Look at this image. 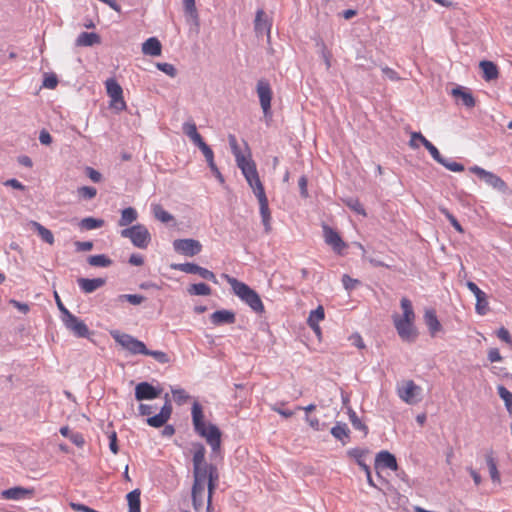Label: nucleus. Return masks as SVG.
I'll return each instance as SVG.
<instances>
[{"label": "nucleus", "instance_id": "obj_1", "mask_svg": "<svg viewBox=\"0 0 512 512\" xmlns=\"http://www.w3.org/2000/svg\"><path fill=\"white\" fill-rule=\"evenodd\" d=\"M212 478H219L218 469L213 464L193 467V484L191 488L192 506L196 512H201L205 499V484Z\"/></svg>", "mask_w": 512, "mask_h": 512}, {"label": "nucleus", "instance_id": "obj_2", "mask_svg": "<svg viewBox=\"0 0 512 512\" xmlns=\"http://www.w3.org/2000/svg\"><path fill=\"white\" fill-rule=\"evenodd\" d=\"M400 306L403 311L402 315H393V324L398 333V336L403 342L413 343L418 337V330L415 326V312L412 302L403 297L400 301Z\"/></svg>", "mask_w": 512, "mask_h": 512}, {"label": "nucleus", "instance_id": "obj_3", "mask_svg": "<svg viewBox=\"0 0 512 512\" xmlns=\"http://www.w3.org/2000/svg\"><path fill=\"white\" fill-rule=\"evenodd\" d=\"M191 417L194 431L205 438L214 453L218 452L221 447V431L216 425L204 421L203 407L197 401L192 405Z\"/></svg>", "mask_w": 512, "mask_h": 512}, {"label": "nucleus", "instance_id": "obj_4", "mask_svg": "<svg viewBox=\"0 0 512 512\" xmlns=\"http://www.w3.org/2000/svg\"><path fill=\"white\" fill-rule=\"evenodd\" d=\"M226 281L232 288L233 293L245 304H247L255 313L264 312V304L259 294L250 288L246 283L237 280L229 275H224Z\"/></svg>", "mask_w": 512, "mask_h": 512}, {"label": "nucleus", "instance_id": "obj_5", "mask_svg": "<svg viewBox=\"0 0 512 512\" xmlns=\"http://www.w3.org/2000/svg\"><path fill=\"white\" fill-rule=\"evenodd\" d=\"M121 237L128 238L139 249H146L151 242L149 230L142 224H136L125 228L120 232Z\"/></svg>", "mask_w": 512, "mask_h": 512}, {"label": "nucleus", "instance_id": "obj_6", "mask_svg": "<svg viewBox=\"0 0 512 512\" xmlns=\"http://www.w3.org/2000/svg\"><path fill=\"white\" fill-rule=\"evenodd\" d=\"M111 336L123 349L132 355H145L147 347L144 342L138 340L130 334L122 333L118 330L111 331Z\"/></svg>", "mask_w": 512, "mask_h": 512}, {"label": "nucleus", "instance_id": "obj_7", "mask_svg": "<svg viewBox=\"0 0 512 512\" xmlns=\"http://www.w3.org/2000/svg\"><path fill=\"white\" fill-rule=\"evenodd\" d=\"M237 166L241 169L242 174L244 175L246 181L249 186L252 188L253 192H264V187L262 182L260 181L256 164L249 156L241 157L239 161L236 162Z\"/></svg>", "mask_w": 512, "mask_h": 512}, {"label": "nucleus", "instance_id": "obj_8", "mask_svg": "<svg viewBox=\"0 0 512 512\" xmlns=\"http://www.w3.org/2000/svg\"><path fill=\"white\" fill-rule=\"evenodd\" d=\"M237 166L241 169L242 174L244 175L246 181L249 186L252 188L253 192H264V187L262 182L260 181L256 164L249 156L241 157L239 161L236 162Z\"/></svg>", "mask_w": 512, "mask_h": 512}, {"label": "nucleus", "instance_id": "obj_9", "mask_svg": "<svg viewBox=\"0 0 512 512\" xmlns=\"http://www.w3.org/2000/svg\"><path fill=\"white\" fill-rule=\"evenodd\" d=\"M61 321L65 328L78 338H89L90 330L88 326L71 312L66 316H61Z\"/></svg>", "mask_w": 512, "mask_h": 512}, {"label": "nucleus", "instance_id": "obj_10", "mask_svg": "<svg viewBox=\"0 0 512 512\" xmlns=\"http://www.w3.org/2000/svg\"><path fill=\"white\" fill-rule=\"evenodd\" d=\"M470 172L492 189L503 191L507 188L506 183L499 176L479 166L470 167Z\"/></svg>", "mask_w": 512, "mask_h": 512}, {"label": "nucleus", "instance_id": "obj_11", "mask_svg": "<svg viewBox=\"0 0 512 512\" xmlns=\"http://www.w3.org/2000/svg\"><path fill=\"white\" fill-rule=\"evenodd\" d=\"M171 268L188 274H198L201 278L217 283L215 274L207 268L201 267L195 263H177L171 264Z\"/></svg>", "mask_w": 512, "mask_h": 512}, {"label": "nucleus", "instance_id": "obj_12", "mask_svg": "<svg viewBox=\"0 0 512 512\" xmlns=\"http://www.w3.org/2000/svg\"><path fill=\"white\" fill-rule=\"evenodd\" d=\"M399 398L407 404H416L420 401L421 388L412 380L403 382L397 388Z\"/></svg>", "mask_w": 512, "mask_h": 512}, {"label": "nucleus", "instance_id": "obj_13", "mask_svg": "<svg viewBox=\"0 0 512 512\" xmlns=\"http://www.w3.org/2000/svg\"><path fill=\"white\" fill-rule=\"evenodd\" d=\"M173 248L179 254L193 257L201 252L202 245L195 239H176L173 242Z\"/></svg>", "mask_w": 512, "mask_h": 512}, {"label": "nucleus", "instance_id": "obj_14", "mask_svg": "<svg viewBox=\"0 0 512 512\" xmlns=\"http://www.w3.org/2000/svg\"><path fill=\"white\" fill-rule=\"evenodd\" d=\"M257 94L264 115L271 114L272 90L268 81L261 79L257 82Z\"/></svg>", "mask_w": 512, "mask_h": 512}, {"label": "nucleus", "instance_id": "obj_15", "mask_svg": "<svg viewBox=\"0 0 512 512\" xmlns=\"http://www.w3.org/2000/svg\"><path fill=\"white\" fill-rule=\"evenodd\" d=\"M467 288L473 293L476 298L475 311L477 314L483 316L489 311L488 298L485 292H483L474 282L467 281Z\"/></svg>", "mask_w": 512, "mask_h": 512}, {"label": "nucleus", "instance_id": "obj_16", "mask_svg": "<svg viewBox=\"0 0 512 512\" xmlns=\"http://www.w3.org/2000/svg\"><path fill=\"white\" fill-rule=\"evenodd\" d=\"M322 229L325 243L331 246L336 253L341 254L346 244L339 233L326 224L322 226Z\"/></svg>", "mask_w": 512, "mask_h": 512}, {"label": "nucleus", "instance_id": "obj_17", "mask_svg": "<svg viewBox=\"0 0 512 512\" xmlns=\"http://www.w3.org/2000/svg\"><path fill=\"white\" fill-rule=\"evenodd\" d=\"M160 394L161 389L158 387H154L152 384L148 382H140L135 387V398L138 401L153 400L159 397Z\"/></svg>", "mask_w": 512, "mask_h": 512}, {"label": "nucleus", "instance_id": "obj_18", "mask_svg": "<svg viewBox=\"0 0 512 512\" xmlns=\"http://www.w3.org/2000/svg\"><path fill=\"white\" fill-rule=\"evenodd\" d=\"M415 138H419V141L422 145L429 151L430 155L436 162H443V156L439 152V150L429 141L427 140L420 132H412L411 139L409 141V146L413 149H417L419 145L415 143Z\"/></svg>", "mask_w": 512, "mask_h": 512}, {"label": "nucleus", "instance_id": "obj_19", "mask_svg": "<svg viewBox=\"0 0 512 512\" xmlns=\"http://www.w3.org/2000/svg\"><path fill=\"white\" fill-rule=\"evenodd\" d=\"M166 398H168V394H166ZM172 414V406L168 399H166L165 404L162 406L160 412L154 416H151L147 419V424L154 428H160L166 424V422L170 419Z\"/></svg>", "mask_w": 512, "mask_h": 512}, {"label": "nucleus", "instance_id": "obj_20", "mask_svg": "<svg viewBox=\"0 0 512 512\" xmlns=\"http://www.w3.org/2000/svg\"><path fill=\"white\" fill-rule=\"evenodd\" d=\"M375 468L376 469H390L396 471L398 469V464L396 457L391 454L389 451L382 450L377 453L375 457Z\"/></svg>", "mask_w": 512, "mask_h": 512}, {"label": "nucleus", "instance_id": "obj_21", "mask_svg": "<svg viewBox=\"0 0 512 512\" xmlns=\"http://www.w3.org/2000/svg\"><path fill=\"white\" fill-rule=\"evenodd\" d=\"M259 203V212L264 226L265 232L268 233L271 230V213L269 209V202L266 194H256Z\"/></svg>", "mask_w": 512, "mask_h": 512}, {"label": "nucleus", "instance_id": "obj_22", "mask_svg": "<svg viewBox=\"0 0 512 512\" xmlns=\"http://www.w3.org/2000/svg\"><path fill=\"white\" fill-rule=\"evenodd\" d=\"M424 322L428 328L429 334L435 337L438 332L442 331V325L438 320L434 309H426L424 313Z\"/></svg>", "mask_w": 512, "mask_h": 512}, {"label": "nucleus", "instance_id": "obj_23", "mask_svg": "<svg viewBox=\"0 0 512 512\" xmlns=\"http://www.w3.org/2000/svg\"><path fill=\"white\" fill-rule=\"evenodd\" d=\"M106 283V280L104 278H78L77 284L79 288L82 290V292L86 294L93 293L97 289L104 286Z\"/></svg>", "mask_w": 512, "mask_h": 512}, {"label": "nucleus", "instance_id": "obj_24", "mask_svg": "<svg viewBox=\"0 0 512 512\" xmlns=\"http://www.w3.org/2000/svg\"><path fill=\"white\" fill-rule=\"evenodd\" d=\"M325 317L324 308L320 305L309 313L307 323L313 332L319 337L321 335V328L319 322Z\"/></svg>", "mask_w": 512, "mask_h": 512}, {"label": "nucleus", "instance_id": "obj_25", "mask_svg": "<svg viewBox=\"0 0 512 512\" xmlns=\"http://www.w3.org/2000/svg\"><path fill=\"white\" fill-rule=\"evenodd\" d=\"M210 320L214 325L233 324L236 320L235 313L230 310H217L210 316Z\"/></svg>", "mask_w": 512, "mask_h": 512}, {"label": "nucleus", "instance_id": "obj_26", "mask_svg": "<svg viewBox=\"0 0 512 512\" xmlns=\"http://www.w3.org/2000/svg\"><path fill=\"white\" fill-rule=\"evenodd\" d=\"M254 28L257 35L267 33L270 34L271 24L263 9H259L256 12L254 20Z\"/></svg>", "mask_w": 512, "mask_h": 512}, {"label": "nucleus", "instance_id": "obj_27", "mask_svg": "<svg viewBox=\"0 0 512 512\" xmlns=\"http://www.w3.org/2000/svg\"><path fill=\"white\" fill-rule=\"evenodd\" d=\"M452 96L456 99H461L462 104L467 108H473L475 106V98L472 93L461 86H457L451 91Z\"/></svg>", "mask_w": 512, "mask_h": 512}, {"label": "nucleus", "instance_id": "obj_28", "mask_svg": "<svg viewBox=\"0 0 512 512\" xmlns=\"http://www.w3.org/2000/svg\"><path fill=\"white\" fill-rule=\"evenodd\" d=\"M100 43V35L94 32H82L76 39V46L91 47Z\"/></svg>", "mask_w": 512, "mask_h": 512}, {"label": "nucleus", "instance_id": "obj_29", "mask_svg": "<svg viewBox=\"0 0 512 512\" xmlns=\"http://www.w3.org/2000/svg\"><path fill=\"white\" fill-rule=\"evenodd\" d=\"M161 51H162L161 43L155 37H151V38L147 39L142 44V52L145 55L159 56L161 54Z\"/></svg>", "mask_w": 512, "mask_h": 512}, {"label": "nucleus", "instance_id": "obj_30", "mask_svg": "<svg viewBox=\"0 0 512 512\" xmlns=\"http://www.w3.org/2000/svg\"><path fill=\"white\" fill-rule=\"evenodd\" d=\"M479 65L483 72V78L486 81H492L498 78L499 71L496 64L488 60H483Z\"/></svg>", "mask_w": 512, "mask_h": 512}, {"label": "nucleus", "instance_id": "obj_31", "mask_svg": "<svg viewBox=\"0 0 512 512\" xmlns=\"http://www.w3.org/2000/svg\"><path fill=\"white\" fill-rule=\"evenodd\" d=\"M183 133L190 138V140L199 146L204 142L202 136L198 133L196 124L194 122H185L182 127Z\"/></svg>", "mask_w": 512, "mask_h": 512}, {"label": "nucleus", "instance_id": "obj_32", "mask_svg": "<svg viewBox=\"0 0 512 512\" xmlns=\"http://www.w3.org/2000/svg\"><path fill=\"white\" fill-rule=\"evenodd\" d=\"M342 201L355 213L366 216L365 209L355 194H346V196L342 198Z\"/></svg>", "mask_w": 512, "mask_h": 512}, {"label": "nucleus", "instance_id": "obj_33", "mask_svg": "<svg viewBox=\"0 0 512 512\" xmlns=\"http://www.w3.org/2000/svg\"><path fill=\"white\" fill-rule=\"evenodd\" d=\"M331 434L334 438L341 441L343 444H346L349 438V429L347 424L337 422L336 425L331 428Z\"/></svg>", "mask_w": 512, "mask_h": 512}, {"label": "nucleus", "instance_id": "obj_34", "mask_svg": "<svg viewBox=\"0 0 512 512\" xmlns=\"http://www.w3.org/2000/svg\"><path fill=\"white\" fill-rule=\"evenodd\" d=\"M140 495L141 492L139 489H134L126 495V499L128 501L129 506V512H141Z\"/></svg>", "mask_w": 512, "mask_h": 512}, {"label": "nucleus", "instance_id": "obj_35", "mask_svg": "<svg viewBox=\"0 0 512 512\" xmlns=\"http://www.w3.org/2000/svg\"><path fill=\"white\" fill-rule=\"evenodd\" d=\"M486 463L489 469L490 477L493 482L500 483V474L497 469V464L493 456V451L490 450L485 456Z\"/></svg>", "mask_w": 512, "mask_h": 512}, {"label": "nucleus", "instance_id": "obj_36", "mask_svg": "<svg viewBox=\"0 0 512 512\" xmlns=\"http://www.w3.org/2000/svg\"><path fill=\"white\" fill-rule=\"evenodd\" d=\"M29 490L22 487H13L6 489L2 492V496L5 499L20 500L29 494Z\"/></svg>", "mask_w": 512, "mask_h": 512}, {"label": "nucleus", "instance_id": "obj_37", "mask_svg": "<svg viewBox=\"0 0 512 512\" xmlns=\"http://www.w3.org/2000/svg\"><path fill=\"white\" fill-rule=\"evenodd\" d=\"M138 217L137 211L133 207H127L122 210L119 220V226L125 227L133 223Z\"/></svg>", "mask_w": 512, "mask_h": 512}, {"label": "nucleus", "instance_id": "obj_38", "mask_svg": "<svg viewBox=\"0 0 512 512\" xmlns=\"http://www.w3.org/2000/svg\"><path fill=\"white\" fill-rule=\"evenodd\" d=\"M106 90L111 99H117L123 96V89L115 79L110 78L106 81Z\"/></svg>", "mask_w": 512, "mask_h": 512}, {"label": "nucleus", "instance_id": "obj_39", "mask_svg": "<svg viewBox=\"0 0 512 512\" xmlns=\"http://www.w3.org/2000/svg\"><path fill=\"white\" fill-rule=\"evenodd\" d=\"M218 481H219V478H212L206 482L207 490H208L207 497H206V502H207L206 512H214V508L212 506V498H213L214 491L216 490V488L218 486Z\"/></svg>", "mask_w": 512, "mask_h": 512}, {"label": "nucleus", "instance_id": "obj_40", "mask_svg": "<svg viewBox=\"0 0 512 512\" xmlns=\"http://www.w3.org/2000/svg\"><path fill=\"white\" fill-rule=\"evenodd\" d=\"M87 262L93 267H108L112 264V260L104 254L91 255Z\"/></svg>", "mask_w": 512, "mask_h": 512}, {"label": "nucleus", "instance_id": "obj_41", "mask_svg": "<svg viewBox=\"0 0 512 512\" xmlns=\"http://www.w3.org/2000/svg\"><path fill=\"white\" fill-rule=\"evenodd\" d=\"M187 291L190 295L196 296H208L211 294V288L203 282L190 285Z\"/></svg>", "mask_w": 512, "mask_h": 512}, {"label": "nucleus", "instance_id": "obj_42", "mask_svg": "<svg viewBox=\"0 0 512 512\" xmlns=\"http://www.w3.org/2000/svg\"><path fill=\"white\" fill-rule=\"evenodd\" d=\"M497 392L499 397L504 401L507 411L512 415V392L503 385L497 386Z\"/></svg>", "mask_w": 512, "mask_h": 512}, {"label": "nucleus", "instance_id": "obj_43", "mask_svg": "<svg viewBox=\"0 0 512 512\" xmlns=\"http://www.w3.org/2000/svg\"><path fill=\"white\" fill-rule=\"evenodd\" d=\"M152 212L154 217L162 223H168L173 220V216L168 211L164 210L161 205H153Z\"/></svg>", "mask_w": 512, "mask_h": 512}, {"label": "nucleus", "instance_id": "obj_44", "mask_svg": "<svg viewBox=\"0 0 512 512\" xmlns=\"http://www.w3.org/2000/svg\"><path fill=\"white\" fill-rule=\"evenodd\" d=\"M33 226H34L35 230L37 231L38 235L41 237V239L44 242H46L50 245H52L54 243V236L49 229H47L46 227H44L43 225H41L38 222H33Z\"/></svg>", "mask_w": 512, "mask_h": 512}, {"label": "nucleus", "instance_id": "obj_45", "mask_svg": "<svg viewBox=\"0 0 512 512\" xmlns=\"http://www.w3.org/2000/svg\"><path fill=\"white\" fill-rule=\"evenodd\" d=\"M205 453H206L205 447L202 444H198L193 453V458H192L193 467L208 464L205 461Z\"/></svg>", "mask_w": 512, "mask_h": 512}, {"label": "nucleus", "instance_id": "obj_46", "mask_svg": "<svg viewBox=\"0 0 512 512\" xmlns=\"http://www.w3.org/2000/svg\"><path fill=\"white\" fill-rule=\"evenodd\" d=\"M104 221L102 219H96L93 217H86L81 220L80 228L84 230H93L102 227Z\"/></svg>", "mask_w": 512, "mask_h": 512}, {"label": "nucleus", "instance_id": "obj_47", "mask_svg": "<svg viewBox=\"0 0 512 512\" xmlns=\"http://www.w3.org/2000/svg\"><path fill=\"white\" fill-rule=\"evenodd\" d=\"M348 415L352 426L356 430L363 431L364 434L366 435L368 433V427L364 423H362L360 418L357 416L356 412L353 411L352 409H349Z\"/></svg>", "mask_w": 512, "mask_h": 512}, {"label": "nucleus", "instance_id": "obj_48", "mask_svg": "<svg viewBox=\"0 0 512 512\" xmlns=\"http://www.w3.org/2000/svg\"><path fill=\"white\" fill-rule=\"evenodd\" d=\"M185 13L188 14L196 24H198V12L195 6V0H183Z\"/></svg>", "mask_w": 512, "mask_h": 512}, {"label": "nucleus", "instance_id": "obj_49", "mask_svg": "<svg viewBox=\"0 0 512 512\" xmlns=\"http://www.w3.org/2000/svg\"><path fill=\"white\" fill-rule=\"evenodd\" d=\"M145 300V297L138 294H121L118 301H128L132 305H139Z\"/></svg>", "mask_w": 512, "mask_h": 512}, {"label": "nucleus", "instance_id": "obj_50", "mask_svg": "<svg viewBox=\"0 0 512 512\" xmlns=\"http://www.w3.org/2000/svg\"><path fill=\"white\" fill-rule=\"evenodd\" d=\"M145 355L153 357L157 362L161 364H166L170 361L168 355L165 352L159 350H149L147 348V353H145Z\"/></svg>", "mask_w": 512, "mask_h": 512}, {"label": "nucleus", "instance_id": "obj_51", "mask_svg": "<svg viewBox=\"0 0 512 512\" xmlns=\"http://www.w3.org/2000/svg\"><path fill=\"white\" fill-rule=\"evenodd\" d=\"M228 141H229V145L231 147L232 153L235 156L236 162L239 161L241 157H245L238 146L237 139H236L235 135L229 134Z\"/></svg>", "mask_w": 512, "mask_h": 512}, {"label": "nucleus", "instance_id": "obj_52", "mask_svg": "<svg viewBox=\"0 0 512 512\" xmlns=\"http://www.w3.org/2000/svg\"><path fill=\"white\" fill-rule=\"evenodd\" d=\"M438 163L453 172H462L465 169L463 164L455 162V161H451L445 157H443V162H438Z\"/></svg>", "mask_w": 512, "mask_h": 512}, {"label": "nucleus", "instance_id": "obj_53", "mask_svg": "<svg viewBox=\"0 0 512 512\" xmlns=\"http://www.w3.org/2000/svg\"><path fill=\"white\" fill-rule=\"evenodd\" d=\"M174 400L179 404L185 403L190 396L182 388H176L171 390Z\"/></svg>", "mask_w": 512, "mask_h": 512}, {"label": "nucleus", "instance_id": "obj_54", "mask_svg": "<svg viewBox=\"0 0 512 512\" xmlns=\"http://www.w3.org/2000/svg\"><path fill=\"white\" fill-rule=\"evenodd\" d=\"M440 211L445 217L449 220L451 225L457 230L458 232H463V228L461 224L458 222V220L449 212L447 208L440 207Z\"/></svg>", "mask_w": 512, "mask_h": 512}, {"label": "nucleus", "instance_id": "obj_55", "mask_svg": "<svg viewBox=\"0 0 512 512\" xmlns=\"http://www.w3.org/2000/svg\"><path fill=\"white\" fill-rule=\"evenodd\" d=\"M201 152L203 153L208 165H213L214 162V153L212 149L205 143H201L199 146H197Z\"/></svg>", "mask_w": 512, "mask_h": 512}, {"label": "nucleus", "instance_id": "obj_56", "mask_svg": "<svg viewBox=\"0 0 512 512\" xmlns=\"http://www.w3.org/2000/svg\"><path fill=\"white\" fill-rule=\"evenodd\" d=\"M156 66L160 71L164 72L170 77H175L177 75V69L170 63H157Z\"/></svg>", "mask_w": 512, "mask_h": 512}, {"label": "nucleus", "instance_id": "obj_57", "mask_svg": "<svg viewBox=\"0 0 512 512\" xmlns=\"http://www.w3.org/2000/svg\"><path fill=\"white\" fill-rule=\"evenodd\" d=\"M342 284L346 290L351 291L355 289L356 285L359 284V281L357 279L351 278L347 274H344L342 276Z\"/></svg>", "mask_w": 512, "mask_h": 512}, {"label": "nucleus", "instance_id": "obj_58", "mask_svg": "<svg viewBox=\"0 0 512 512\" xmlns=\"http://www.w3.org/2000/svg\"><path fill=\"white\" fill-rule=\"evenodd\" d=\"M109 438V448L113 454H117L119 452V447L117 444V433L113 430L108 435Z\"/></svg>", "mask_w": 512, "mask_h": 512}, {"label": "nucleus", "instance_id": "obj_59", "mask_svg": "<svg viewBox=\"0 0 512 512\" xmlns=\"http://www.w3.org/2000/svg\"><path fill=\"white\" fill-rule=\"evenodd\" d=\"M110 107L115 109L116 111L120 112L126 109V103L123 99V96H120V98L117 99H111Z\"/></svg>", "mask_w": 512, "mask_h": 512}, {"label": "nucleus", "instance_id": "obj_60", "mask_svg": "<svg viewBox=\"0 0 512 512\" xmlns=\"http://www.w3.org/2000/svg\"><path fill=\"white\" fill-rule=\"evenodd\" d=\"M58 84V79L56 75L51 74L44 78L43 86L48 89H54Z\"/></svg>", "mask_w": 512, "mask_h": 512}, {"label": "nucleus", "instance_id": "obj_61", "mask_svg": "<svg viewBox=\"0 0 512 512\" xmlns=\"http://www.w3.org/2000/svg\"><path fill=\"white\" fill-rule=\"evenodd\" d=\"M75 247H76V251H78V252L90 251L93 248V242H91V241H76Z\"/></svg>", "mask_w": 512, "mask_h": 512}, {"label": "nucleus", "instance_id": "obj_62", "mask_svg": "<svg viewBox=\"0 0 512 512\" xmlns=\"http://www.w3.org/2000/svg\"><path fill=\"white\" fill-rule=\"evenodd\" d=\"M497 337L504 341L505 343L511 345L512 344V338L510 336V333L509 331L504 328V327H501L498 331H497Z\"/></svg>", "mask_w": 512, "mask_h": 512}, {"label": "nucleus", "instance_id": "obj_63", "mask_svg": "<svg viewBox=\"0 0 512 512\" xmlns=\"http://www.w3.org/2000/svg\"><path fill=\"white\" fill-rule=\"evenodd\" d=\"M70 441L77 447H82L85 444L84 437L81 433L75 432L69 436Z\"/></svg>", "mask_w": 512, "mask_h": 512}, {"label": "nucleus", "instance_id": "obj_64", "mask_svg": "<svg viewBox=\"0 0 512 512\" xmlns=\"http://www.w3.org/2000/svg\"><path fill=\"white\" fill-rule=\"evenodd\" d=\"M39 141L43 145H50L52 143V136L47 130L43 129L40 131Z\"/></svg>", "mask_w": 512, "mask_h": 512}]
</instances>
